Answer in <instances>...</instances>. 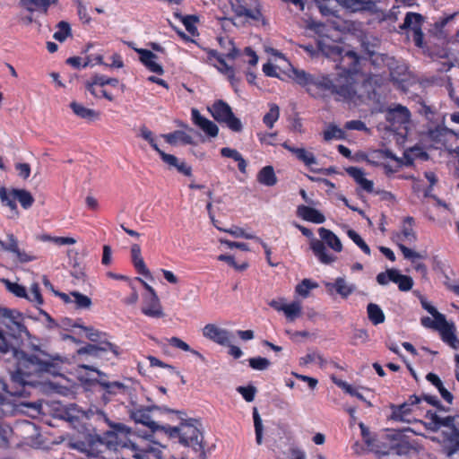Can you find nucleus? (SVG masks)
Here are the masks:
<instances>
[{
  "label": "nucleus",
  "instance_id": "e433bc0d",
  "mask_svg": "<svg viewBox=\"0 0 459 459\" xmlns=\"http://www.w3.org/2000/svg\"><path fill=\"white\" fill-rule=\"evenodd\" d=\"M427 380L429 381L433 385H435L440 393L442 398L446 401L448 403H451L453 401V394L445 388L440 378L434 373H429L426 377Z\"/></svg>",
  "mask_w": 459,
  "mask_h": 459
},
{
  "label": "nucleus",
  "instance_id": "b1692460",
  "mask_svg": "<svg viewBox=\"0 0 459 459\" xmlns=\"http://www.w3.org/2000/svg\"><path fill=\"white\" fill-rule=\"evenodd\" d=\"M296 213L302 220L316 224L323 223L325 221V215L318 210L303 204L297 207Z\"/></svg>",
  "mask_w": 459,
  "mask_h": 459
},
{
  "label": "nucleus",
  "instance_id": "4468645a",
  "mask_svg": "<svg viewBox=\"0 0 459 459\" xmlns=\"http://www.w3.org/2000/svg\"><path fill=\"white\" fill-rule=\"evenodd\" d=\"M158 410V407H143L137 403L136 406H134L128 411V413L131 419H133L135 422L147 426L152 434L159 429L162 430L163 427L160 426L153 419L152 412Z\"/></svg>",
  "mask_w": 459,
  "mask_h": 459
},
{
  "label": "nucleus",
  "instance_id": "ea45409f",
  "mask_svg": "<svg viewBox=\"0 0 459 459\" xmlns=\"http://www.w3.org/2000/svg\"><path fill=\"white\" fill-rule=\"evenodd\" d=\"M368 319L375 325L385 322V316L381 307L374 303H369L367 307Z\"/></svg>",
  "mask_w": 459,
  "mask_h": 459
},
{
  "label": "nucleus",
  "instance_id": "58836bf2",
  "mask_svg": "<svg viewBox=\"0 0 459 459\" xmlns=\"http://www.w3.org/2000/svg\"><path fill=\"white\" fill-rule=\"evenodd\" d=\"M331 379L337 386L343 389L347 394L356 396L357 398L364 402L368 407L372 406V403L369 401H368L360 393H359L356 389H354L351 385H349L345 381H342L334 376L331 377Z\"/></svg>",
  "mask_w": 459,
  "mask_h": 459
},
{
  "label": "nucleus",
  "instance_id": "5fc2aeb1",
  "mask_svg": "<svg viewBox=\"0 0 459 459\" xmlns=\"http://www.w3.org/2000/svg\"><path fill=\"white\" fill-rule=\"evenodd\" d=\"M86 89L96 97H104L108 100H112V93L108 91L103 86L86 82Z\"/></svg>",
  "mask_w": 459,
  "mask_h": 459
},
{
  "label": "nucleus",
  "instance_id": "c756f323",
  "mask_svg": "<svg viewBox=\"0 0 459 459\" xmlns=\"http://www.w3.org/2000/svg\"><path fill=\"white\" fill-rule=\"evenodd\" d=\"M317 51L326 57L336 61L342 55V48L336 44L329 42L326 39H321L317 43Z\"/></svg>",
  "mask_w": 459,
  "mask_h": 459
},
{
  "label": "nucleus",
  "instance_id": "774afa93",
  "mask_svg": "<svg viewBox=\"0 0 459 459\" xmlns=\"http://www.w3.org/2000/svg\"><path fill=\"white\" fill-rule=\"evenodd\" d=\"M217 60H218V62L220 63V65H221V67L220 68L221 72V73H223V74H225L228 76V78H229L231 82H233V80H234V78H235V73H234L233 68H232L231 66H230V65H228L226 64L225 60H224L222 57L218 56V57H217Z\"/></svg>",
  "mask_w": 459,
  "mask_h": 459
},
{
  "label": "nucleus",
  "instance_id": "39448f33",
  "mask_svg": "<svg viewBox=\"0 0 459 459\" xmlns=\"http://www.w3.org/2000/svg\"><path fill=\"white\" fill-rule=\"evenodd\" d=\"M98 418L107 422L111 429L108 430L104 437L89 435L85 441L82 443L83 446L82 450L91 456H100L108 451L115 450V424L109 421L107 415L102 411L98 413Z\"/></svg>",
  "mask_w": 459,
  "mask_h": 459
},
{
  "label": "nucleus",
  "instance_id": "69168bd1",
  "mask_svg": "<svg viewBox=\"0 0 459 459\" xmlns=\"http://www.w3.org/2000/svg\"><path fill=\"white\" fill-rule=\"evenodd\" d=\"M218 259L222 262H226L228 264L232 266L238 271H244L247 268V263H243L241 264H238L233 256L229 255H221L218 256Z\"/></svg>",
  "mask_w": 459,
  "mask_h": 459
},
{
  "label": "nucleus",
  "instance_id": "e2e57ef3",
  "mask_svg": "<svg viewBox=\"0 0 459 459\" xmlns=\"http://www.w3.org/2000/svg\"><path fill=\"white\" fill-rule=\"evenodd\" d=\"M216 227L218 230L228 232L236 238H245L247 239H255V240L257 238V237L255 235L246 233L244 231V230L239 227H234L233 229H230V230L221 229L218 226H216Z\"/></svg>",
  "mask_w": 459,
  "mask_h": 459
},
{
  "label": "nucleus",
  "instance_id": "dca6fc26",
  "mask_svg": "<svg viewBox=\"0 0 459 459\" xmlns=\"http://www.w3.org/2000/svg\"><path fill=\"white\" fill-rule=\"evenodd\" d=\"M204 337L220 345H230L231 333L214 324H207L202 329Z\"/></svg>",
  "mask_w": 459,
  "mask_h": 459
},
{
  "label": "nucleus",
  "instance_id": "864d4df0",
  "mask_svg": "<svg viewBox=\"0 0 459 459\" xmlns=\"http://www.w3.org/2000/svg\"><path fill=\"white\" fill-rule=\"evenodd\" d=\"M71 296L73 297V302L76 305L77 308H90L91 306V300L86 295L78 291H73L71 292Z\"/></svg>",
  "mask_w": 459,
  "mask_h": 459
},
{
  "label": "nucleus",
  "instance_id": "ddd939ff",
  "mask_svg": "<svg viewBox=\"0 0 459 459\" xmlns=\"http://www.w3.org/2000/svg\"><path fill=\"white\" fill-rule=\"evenodd\" d=\"M422 23V15L416 13H408L401 27L402 29L407 30L408 38L411 39L413 43L419 48H423Z\"/></svg>",
  "mask_w": 459,
  "mask_h": 459
},
{
  "label": "nucleus",
  "instance_id": "c9c22d12",
  "mask_svg": "<svg viewBox=\"0 0 459 459\" xmlns=\"http://www.w3.org/2000/svg\"><path fill=\"white\" fill-rule=\"evenodd\" d=\"M162 137L165 141L172 145H175L178 141L182 142L185 144H193L192 137L183 131H174L170 134H162Z\"/></svg>",
  "mask_w": 459,
  "mask_h": 459
},
{
  "label": "nucleus",
  "instance_id": "412c9836",
  "mask_svg": "<svg viewBox=\"0 0 459 459\" xmlns=\"http://www.w3.org/2000/svg\"><path fill=\"white\" fill-rule=\"evenodd\" d=\"M192 119L195 126L200 127L208 136L216 137L219 128L215 123L203 117L196 108L192 109Z\"/></svg>",
  "mask_w": 459,
  "mask_h": 459
},
{
  "label": "nucleus",
  "instance_id": "393cba45",
  "mask_svg": "<svg viewBox=\"0 0 459 459\" xmlns=\"http://www.w3.org/2000/svg\"><path fill=\"white\" fill-rule=\"evenodd\" d=\"M120 294L122 297V302L126 305H134L138 300V292L134 281H125V282L119 287Z\"/></svg>",
  "mask_w": 459,
  "mask_h": 459
},
{
  "label": "nucleus",
  "instance_id": "423d86ee",
  "mask_svg": "<svg viewBox=\"0 0 459 459\" xmlns=\"http://www.w3.org/2000/svg\"><path fill=\"white\" fill-rule=\"evenodd\" d=\"M319 239L313 238L310 242V247L318 260L325 264H330L336 260V256L327 254L325 244L335 252L342 250V245L340 238L330 230L319 228Z\"/></svg>",
  "mask_w": 459,
  "mask_h": 459
},
{
  "label": "nucleus",
  "instance_id": "79ce46f5",
  "mask_svg": "<svg viewBox=\"0 0 459 459\" xmlns=\"http://www.w3.org/2000/svg\"><path fill=\"white\" fill-rule=\"evenodd\" d=\"M392 281L398 284V288L401 291H408L411 290L413 286V280L411 277L401 274L398 270L395 269V273L392 277Z\"/></svg>",
  "mask_w": 459,
  "mask_h": 459
},
{
  "label": "nucleus",
  "instance_id": "052dcab7",
  "mask_svg": "<svg viewBox=\"0 0 459 459\" xmlns=\"http://www.w3.org/2000/svg\"><path fill=\"white\" fill-rule=\"evenodd\" d=\"M13 403L4 395L0 394V417L13 413Z\"/></svg>",
  "mask_w": 459,
  "mask_h": 459
},
{
  "label": "nucleus",
  "instance_id": "2eb2a0df",
  "mask_svg": "<svg viewBox=\"0 0 459 459\" xmlns=\"http://www.w3.org/2000/svg\"><path fill=\"white\" fill-rule=\"evenodd\" d=\"M428 55L433 62L437 64V70L439 72H447L455 65V59L451 56V53L446 48H433L428 50Z\"/></svg>",
  "mask_w": 459,
  "mask_h": 459
},
{
  "label": "nucleus",
  "instance_id": "bf43d9fd",
  "mask_svg": "<svg viewBox=\"0 0 459 459\" xmlns=\"http://www.w3.org/2000/svg\"><path fill=\"white\" fill-rule=\"evenodd\" d=\"M248 362L249 366L255 370H265L271 364L269 359L262 357L251 358Z\"/></svg>",
  "mask_w": 459,
  "mask_h": 459
},
{
  "label": "nucleus",
  "instance_id": "1a4fd4ad",
  "mask_svg": "<svg viewBox=\"0 0 459 459\" xmlns=\"http://www.w3.org/2000/svg\"><path fill=\"white\" fill-rule=\"evenodd\" d=\"M0 318L13 337H22V334L30 335L24 325L23 315L18 310L0 307Z\"/></svg>",
  "mask_w": 459,
  "mask_h": 459
},
{
  "label": "nucleus",
  "instance_id": "9d476101",
  "mask_svg": "<svg viewBox=\"0 0 459 459\" xmlns=\"http://www.w3.org/2000/svg\"><path fill=\"white\" fill-rule=\"evenodd\" d=\"M140 385L132 379L117 382V402L127 409V411L137 405Z\"/></svg>",
  "mask_w": 459,
  "mask_h": 459
},
{
  "label": "nucleus",
  "instance_id": "f8f14e48",
  "mask_svg": "<svg viewBox=\"0 0 459 459\" xmlns=\"http://www.w3.org/2000/svg\"><path fill=\"white\" fill-rule=\"evenodd\" d=\"M420 323L426 328L438 331L442 341L448 345L452 342L453 338L456 336V328L454 323L447 322L444 315L443 320L423 316L420 319Z\"/></svg>",
  "mask_w": 459,
  "mask_h": 459
},
{
  "label": "nucleus",
  "instance_id": "680f3d73",
  "mask_svg": "<svg viewBox=\"0 0 459 459\" xmlns=\"http://www.w3.org/2000/svg\"><path fill=\"white\" fill-rule=\"evenodd\" d=\"M30 301L34 302L37 305H41L43 303V299L39 291V287L38 283H33L30 289V295L27 294V297Z\"/></svg>",
  "mask_w": 459,
  "mask_h": 459
},
{
  "label": "nucleus",
  "instance_id": "f3484780",
  "mask_svg": "<svg viewBox=\"0 0 459 459\" xmlns=\"http://www.w3.org/2000/svg\"><path fill=\"white\" fill-rule=\"evenodd\" d=\"M420 402V398L411 395L409 399L401 405H392V419L403 422H410L408 416L412 412L413 407Z\"/></svg>",
  "mask_w": 459,
  "mask_h": 459
},
{
  "label": "nucleus",
  "instance_id": "20e7f679",
  "mask_svg": "<svg viewBox=\"0 0 459 459\" xmlns=\"http://www.w3.org/2000/svg\"><path fill=\"white\" fill-rule=\"evenodd\" d=\"M232 17H224L223 20L230 22L234 26L245 28L249 25L268 24L267 19L263 13V5L258 0H255L253 4L246 0H233L230 3Z\"/></svg>",
  "mask_w": 459,
  "mask_h": 459
},
{
  "label": "nucleus",
  "instance_id": "7ed1b4c3",
  "mask_svg": "<svg viewBox=\"0 0 459 459\" xmlns=\"http://www.w3.org/2000/svg\"><path fill=\"white\" fill-rule=\"evenodd\" d=\"M152 434L141 435L121 423H117V459H162L156 444L148 441Z\"/></svg>",
  "mask_w": 459,
  "mask_h": 459
},
{
  "label": "nucleus",
  "instance_id": "49530a36",
  "mask_svg": "<svg viewBox=\"0 0 459 459\" xmlns=\"http://www.w3.org/2000/svg\"><path fill=\"white\" fill-rule=\"evenodd\" d=\"M269 107L270 109L268 113L264 116L263 122L268 128H273L274 123L279 119L280 108L279 106L274 103L270 104Z\"/></svg>",
  "mask_w": 459,
  "mask_h": 459
},
{
  "label": "nucleus",
  "instance_id": "7c9ffc66",
  "mask_svg": "<svg viewBox=\"0 0 459 459\" xmlns=\"http://www.w3.org/2000/svg\"><path fill=\"white\" fill-rule=\"evenodd\" d=\"M411 113L409 109L400 104L389 108L387 112V119L393 120L399 124H405L410 121Z\"/></svg>",
  "mask_w": 459,
  "mask_h": 459
},
{
  "label": "nucleus",
  "instance_id": "4be33fe9",
  "mask_svg": "<svg viewBox=\"0 0 459 459\" xmlns=\"http://www.w3.org/2000/svg\"><path fill=\"white\" fill-rule=\"evenodd\" d=\"M397 240L412 244L417 241V234L414 230V219L411 216L403 218L401 231L396 234Z\"/></svg>",
  "mask_w": 459,
  "mask_h": 459
},
{
  "label": "nucleus",
  "instance_id": "4c0bfd02",
  "mask_svg": "<svg viewBox=\"0 0 459 459\" xmlns=\"http://www.w3.org/2000/svg\"><path fill=\"white\" fill-rule=\"evenodd\" d=\"M337 2L352 12L368 10L373 5L372 1L365 0H337Z\"/></svg>",
  "mask_w": 459,
  "mask_h": 459
},
{
  "label": "nucleus",
  "instance_id": "2f4dec72",
  "mask_svg": "<svg viewBox=\"0 0 459 459\" xmlns=\"http://www.w3.org/2000/svg\"><path fill=\"white\" fill-rule=\"evenodd\" d=\"M449 136L459 137V134L454 130L445 126H437L429 131V137L433 141L442 143L444 146H446V142Z\"/></svg>",
  "mask_w": 459,
  "mask_h": 459
},
{
  "label": "nucleus",
  "instance_id": "c03bdc74",
  "mask_svg": "<svg viewBox=\"0 0 459 459\" xmlns=\"http://www.w3.org/2000/svg\"><path fill=\"white\" fill-rule=\"evenodd\" d=\"M283 313L289 321H294L299 317L302 313V306L299 301H294L290 304H287L284 307Z\"/></svg>",
  "mask_w": 459,
  "mask_h": 459
},
{
  "label": "nucleus",
  "instance_id": "13d9d810",
  "mask_svg": "<svg viewBox=\"0 0 459 459\" xmlns=\"http://www.w3.org/2000/svg\"><path fill=\"white\" fill-rule=\"evenodd\" d=\"M138 135L147 141L155 151L159 149L153 133L145 126L140 127Z\"/></svg>",
  "mask_w": 459,
  "mask_h": 459
},
{
  "label": "nucleus",
  "instance_id": "f704fd0d",
  "mask_svg": "<svg viewBox=\"0 0 459 459\" xmlns=\"http://www.w3.org/2000/svg\"><path fill=\"white\" fill-rule=\"evenodd\" d=\"M257 181L266 186H273L277 183L273 168L272 166L264 167L257 174Z\"/></svg>",
  "mask_w": 459,
  "mask_h": 459
},
{
  "label": "nucleus",
  "instance_id": "37998d69",
  "mask_svg": "<svg viewBox=\"0 0 459 459\" xmlns=\"http://www.w3.org/2000/svg\"><path fill=\"white\" fill-rule=\"evenodd\" d=\"M324 140L329 142L331 140H341L345 138V133L342 129L334 124H330L323 133Z\"/></svg>",
  "mask_w": 459,
  "mask_h": 459
},
{
  "label": "nucleus",
  "instance_id": "c85d7f7f",
  "mask_svg": "<svg viewBox=\"0 0 459 459\" xmlns=\"http://www.w3.org/2000/svg\"><path fill=\"white\" fill-rule=\"evenodd\" d=\"M282 147L291 153L295 154V156L302 161L307 166H311L316 163V159L312 152L306 151L304 148H296L288 143V142H284Z\"/></svg>",
  "mask_w": 459,
  "mask_h": 459
},
{
  "label": "nucleus",
  "instance_id": "473e14b6",
  "mask_svg": "<svg viewBox=\"0 0 459 459\" xmlns=\"http://www.w3.org/2000/svg\"><path fill=\"white\" fill-rule=\"evenodd\" d=\"M325 286L327 288H334L336 292L342 298H347L355 290V286L349 284L342 277L337 278L334 283H326Z\"/></svg>",
  "mask_w": 459,
  "mask_h": 459
},
{
  "label": "nucleus",
  "instance_id": "6e6552de",
  "mask_svg": "<svg viewBox=\"0 0 459 459\" xmlns=\"http://www.w3.org/2000/svg\"><path fill=\"white\" fill-rule=\"evenodd\" d=\"M208 110L217 122L225 123L230 130L234 132L242 130L241 121L234 116L231 108L225 101L216 100L211 108H208Z\"/></svg>",
  "mask_w": 459,
  "mask_h": 459
},
{
  "label": "nucleus",
  "instance_id": "3c124183",
  "mask_svg": "<svg viewBox=\"0 0 459 459\" xmlns=\"http://www.w3.org/2000/svg\"><path fill=\"white\" fill-rule=\"evenodd\" d=\"M253 419H254V425H255V440L258 445L262 444L263 439V423L262 419L259 415L258 410L256 407L253 408Z\"/></svg>",
  "mask_w": 459,
  "mask_h": 459
},
{
  "label": "nucleus",
  "instance_id": "09e8293b",
  "mask_svg": "<svg viewBox=\"0 0 459 459\" xmlns=\"http://www.w3.org/2000/svg\"><path fill=\"white\" fill-rule=\"evenodd\" d=\"M13 429L7 425L0 422V448H7L12 442Z\"/></svg>",
  "mask_w": 459,
  "mask_h": 459
},
{
  "label": "nucleus",
  "instance_id": "a19ab883",
  "mask_svg": "<svg viewBox=\"0 0 459 459\" xmlns=\"http://www.w3.org/2000/svg\"><path fill=\"white\" fill-rule=\"evenodd\" d=\"M359 428L361 429V435L363 437L365 443L367 444V446L368 447H370V449L373 452H375L376 454L384 455H388V451L381 450L379 448V446L375 444L376 438H374L370 436V432H369L368 429L363 423H359Z\"/></svg>",
  "mask_w": 459,
  "mask_h": 459
},
{
  "label": "nucleus",
  "instance_id": "338daca9",
  "mask_svg": "<svg viewBox=\"0 0 459 459\" xmlns=\"http://www.w3.org/2000/svg\"><path fill=\"white\" fill-rule=\"evenodd\" d=\"M395 273V269H388L385 273H380L377 276V281L380 285H385L389 281H392V277Z\"/></svg>",
  "mask_w": 459,
  "mask_h": 459
},
{
  "label": "nucleus",
  "instance_id": "9b49d317",
  "mask_svg": "<svg viewBox=\"0 0 459 459\" xmlns=\"http://www.w3.org/2000/svg\"><path fill=\"white\" fill-rule=\"evenodd\" d=\"M340 63L338 67L342 70L340 74V78L351 77L357 82V90L359 92L360 81L358 75V65L359 57L354 51H345L342 49V55L339 56Z\"/></svg>",
  "mask_w": 459,
  "mask_h": 459
},
{
  "label": "nucleus",
  "instance_id": "a878e982",
  "mask_svg": "<svg viewBox=\"0 0 459 459\" xmlns=\"http://www.w3.org/2000/svg\"><path fill=\"white\" fill-rule=\"evenodd\" d=\"M8 247H5L6 251L12 252L16 255L17 259L21 263H27L36 259L35 256L22 251L18 247V240L13 234H8Z\"/></svg>",
  "mask_w": 459,
  "mask_h": 459
},
{
  "label": "nucleus",
  "instance_id": "0eeeda50",
  "mask_svg": "<svg viewBox=\"0 0 459 459\" xmlns=\"http://www.w3.org/2000/svg\"><path fill=\"white\" fill-rule=\"evenodd\" d=\"M197 422L196 420L190 419L181 422L178 427H162V430L169 437L178 438L179 442L185 446H200L201 432L196 426Z\"/></svg>",
  "mask_w": 459,
  "mask_h": 459
},
{
  "label": "nucleus",
  "instance_id": "8fccbe9b",
  "mask_svg": "<svg viewBox=\"0 0 459 459\" xmlns=\"http://www.w3.org/2000/svg\"><path fill=\"white\" fill-rule=\"evenodd\" d=\"M448 428L450 429L449 432H443L445 440L450 444L449 448H457L459 445V429L455 426V422Z\"/></svg>",
  "mask_w": 459,
  "mask_h": 459
},
{
  "label": "nucleus",
  "instance_id": "aec40b11",
  "mask_svg": "<svg viewBox=\"0 0 459 459\" xmlns=\"http://www.w3.org/2000/svg\"><path fill=\"white\" fill-rule=\"evenodd\" d=\"M135 51L139 54V59L142 64L151 72L162 74L164 70L162 66L157 63L158 56L151 50L137 48Z\"/></svg>",
  "mask_w": 459,
  "mask_h": 459
},
{
  "label": "nucleus",
  "instance_id": "bb28decb",
  "mask_svg": "<svg viewBox=\"0 0 459 459\" xmlns=\"http://www.w3.org/2000/svg\"><path fill=\"white\" fill-rule=\"evenodd\" d=\"M131 259L137 272L144 276H151V273L147 268L141 254V247L138 244L131 246Z\"/></svg>",
  "mask_w": 459,
  "mask_h": 459
},
{
  "label": "nucleus",
  "instance_id": "5701e85b",
  "mask_svg": "<svg viewBox=\"0 0 459 459\" xmlns=\"http://www.w3.org/2000/svg\"><path fill=\"white\" fill-rule=\"evenodd\" d=\"M160 156L163 162H165L169 169L175 168L179 173L185 176H191L192 168L188 166L185 161L179 160L176 156L168 154L161 151L160 148L156 151Z\"/></svg>",
  "mask_w": 459,
  "mask_h": 459
},
{
  "label": "nucleus",
  "instance_id": "603ef678",
  "mask_svg": "<svg viewBox=\"0 0 459 459\" xmlns=\"http://www.w3.org/2000/svg\"><path fill=\"white\" fill-rule=\"evenodd\" d=\"M317 287H318L317 283L313 282L309 279H304L301 281L300 283H299L296 286L295 290L299 295L306 298L308 296L310 290L316 289Z\"/></svg>",
  "mask_w": 459,
  "mask_h": 459
},
{
  "label": "nucleus",
  "instance_id": "6e6d98bb",
  "mask_svg": "<svg viewBox=\"0 0 459 459\" xmlns=\"http://www.w3.org/2000/svg\"><path fill=\"white\" fill-rule=\"evenodd\" d=\"M1 281H2V282L4 283L7 290L10 292L13 293L15 296H17L19 298L27 297V291L23 286H22L18 283L12 282L7 279H2Z\"/></svg>",
  "mask_w": 459,
  "mask_h": 459
},
{
  "label": "nucleus",
  "instance_id": "f257e3e1",
  "mask_svg": "<svg viewBox=\"0 0 459 459\" xmlns=\"http://www.w3.org/2000/svg\"><path fill=\"white\" fill-rule=\"evenodd\" d=\"M17 338L13 337L12 333L5 334L0 329V354L4 359L13 361L16 366V369L10 372V384L2 382V389L13 397H27L30 393L26 387L30 385L28 378L44 372L54 374L55 360L60 358H53L38 349L37 354L27 355L13 343V340Z\"/></svg>",
  "mask_w": 459,
  "mask_h": 459
},
{
  "label": "nucleus",
  "instance_id": "cd10ccee",
  "mask_svg": "<svg viewBox=\"0 0 459 459\" xmlns=\"http://www.w3.org/2000/svg\"><path fill=\"white\" fill-rule=\"evenodd\" d=\"M70 108L73 112L80 118L85 119L89 122L95 121L99 118L100 114L94 109L84 107L82 104L73 101L70 103Z\"/></svg>",
  "mask_w": 459,
  "mask_h": 459
},
{
  "label": "nucleus",
  "instance_id": "72a5a7b5",
  "mask_svg": "<svg viewBox=\"0 0 459 459\" xmlns=\"http://www.w3.org/2000/svg\"><path fill=\"white\" fill-rule=\"evenodd\" d=\"M14 189L13 188L10 191H8L4 187L0 188V200L2 204L5 206H8L12 212H14L16 216H19V211L17 209V204L15 203L16 201V195H14Z\"/></svg>",
  "mask_w": 459,
  "mask_h": 459
},
{
  "label": "nucleus",
  "instance_id": "4d7b16f0",
  "mask_svg": "<svg viewBox=\"0 0 459 459\" xmlns=\"http://www.w3.org/2000/svg\"><path fill=\"white\" fill-rule=\"evenodd\" d=\"M349 238L354 241L356 245H358L361 250L367 254L370 255V248L367 245V243L361 238V237L353 230H349L347 232Z\"/></svg>",
  "mask_w": 459,
  "mask_h": 459
},
{
  "label": "nucleus",
  "instance_id": "de8ad7c7",
  "mask_svg": "<svg viewBox=\"0 0 459 459\" xmlns=\"http://www.w3.org/2000/svg\"><path fill=\"white\" fill-rule=\"evenodd\" d=\"M57 30L54 33L53 38L59 41L64 42L69 36H71L72 30L70 24L67 22H59L56 25Z\"/></svg>",
  "mask_w": 459,
  "mask_h": 459
},
{
  "label": "nucleus",
  "instance_id": "a211bd4d",
  "mask_svg": "<svg viewBox=\"0 0 459 459\" xmlns=\"http://www.w3.org/2000/svg\"><path fill=\"white\" fill-rule=\"evenodd\" d=\"M142 312L146 316L152 318H161L165 316L160 299L156 293H153L152 296L143 297Z\"/></svg>",
  "mask_w": 459,
  "mask_h": 459
},
{
  "label": "nucleus",
  "instance_id": "f03ea898",
  "mask_svg": "<svg viewBox=\"0 0 459 459\" xmlns=\"http://www.w3.org/2000/svg\"><path fill=\"white\" fill-rule=\"evenodd\" d=\"M294 81L306 88L314 98H323L328 94L335 95L336 100L357 103L361 95L357 90V82L351 77L340 78L333 82L323 74H310L304 70L293 71Z\"/></svg>",
  "mask_w": 459,
  "mask_h": 459
},
{
  "label": "nucleus",
  "instance_id": "6ab92c4d",
  "mask_svg": "<svg viewBox=\"0 0 459 459\" xmlns=\"http://www.w3.org/2000/svg\"><path fill=\"white\" fill-rule=\"evenodd\" d=\"M425 423L428 429L437 431L441 427H450L455 422L454 416L440 417L437 412L429 411L425 416Z\"/></svg>",
  "mask_w": 459,
  "mask_h": 459
},
{
  "label": "nucleus",
  "instance_id": "0e129e2a",
  "mask_svg": "<svg viewBox=\"0 0 459 459\" xmlns=\"http://www.w3.org/2000/svg\"><path fill=\"white\" fill-rule=\"evenodd\" d=\"M237 391L243 396V398L250 403L255 399V395L256 393V388L253 385L248 386H238Z\"/></svg>",
  "mask_w": 459,
  "mask_h": 459
},
{
  "label": "nucleus",
  "instance_id": "a18cd8bd",
  "mask_svg": "<svg viewBox=\"0 0 459 459\" xmlns=\"http://www.w3.org/2000/svg\"><path fill=\"white\" fill-rule=\"evenodd\" d=\"M14 195H16V200L19 201L23 209L27 210L32 206L34 198L29 191L15 188Z\"/></svg>",
  "mask_w": 459,
  "mask_h": 459
}]
</instances>
